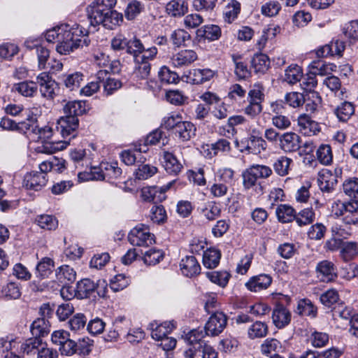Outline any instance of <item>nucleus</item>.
Masks as SVG:
<instances>
[{
    "instance_id": "nucleus-7",
    "label": "nucleus",
    "mask_w": 358,
    "mask_h": 358,
    "mask_svg": "<svg viewBox=\"0 0 358 358\" xmlns=\"http://www.w3.org/2000/svg\"><path fill=\"white\" fill-rule=\"evenodd\" d=\"M227 317L222 312L213 313L205 324L207 336H215L223 331L227 324Z\"/></svg>"
},
{
    "instance_id": "nucleus-60",
    "label": "nucleus",
    "mask_w": 358,
    "mask_h": 358,
    "mask_svg": "<svg viewBox=\"0 0 358 358\" xmlns=\"http://www.w3.org/2000/svg\"><path fill=\"white\" fill-rule=\"evenodd\" d=\"M158 76L163 83H176L178 80V76L176 73L171 71L168 67L162 66L158 72Z\"/></svg>"
},
{
    "instance_id": "nucleus-25",
    "label": "nucleus",
    "mask_w": 358,
    "mask_h": 358,
    "mask_svg": "<svg viewBox=\"0 0 358 358\" xmlns=\"http://www.w3.org/2000/svg\"><path fill=\"white\" fill-rule=\"evenodd\" d=\"M166 11L173 17H180L188 11V3L185 0H172L166 4Z\"/></svg>"
},
{
    "instance_id": "nucleus-20",
    "label": "nucleus",
    "mask_w": 358,
    "mask_h": 358,
    "mask_svg": "<svg viewBox=\"0 0 358 358\" xmlns=\"http://www.w3.org/2000/svg\"><path fill=\"white\" fill-rule=\"evenodd\" d=\"M95 282L89 278L79 281L76 285L75 296L80 299H87L95 291Z\"/></svg>"
},
{
    "instance_id": "nucleus-55",
    "label": "nucleus",
    "mask_w": 358,
    "mask_h": 358,
    "mask_svg": "<svg viewBox=\"0 0 358 358\" xmlns=\"http://www.w3.org/2000/svg\"><path fill=\"white\" fill-rule=\"evenodd\" d=\"M315 217V213L312 208H305L301 210L298 215H295L294 220H296L299 226L302 227L313 222Z\"/></svg>"
},
{
    "instance_id": "nucleus-21",
    "label": "nucleus",
    "mask_w": 358,
    "mask_h": 358,
    "mask_svg": "<svg viewBox=\"0 0 358 358\" xmlns=\"http://www.w3.org/2000/svg\"><path fill=\"white\" fill-rule=\"evenodd\" d=\"M163 159V165L167 173L177 175L180 172L182 165L173 153L164 152Z\"/></svg>"
},
{
    "instance_id": "nucleus-58",
    "label": "nucleus",
    "mask_w": 358,
    "mask_h": 358,
    "mask_svg": "<svg viewBox=\"0 0 358 358\" xmlns=\"http://www.w3.org/2000/svg\"><path fill=\"white\" fill-rule=\"evenodd\" d=\"M163 257L162 250L152 248L144 253L143 261L148 265H155L162 259Z\"/></svg>"
},
{
    "instance_id": "nucleus-53",
    "label": "nucleus",
    "mask_w": 358,
    "mask_h": 358,
    "mask_svg": "<svg viewBox=\"0 0 358 358\" xmlns=\"http://www.w3.org/2000/svg\"><path fill=\"white\" fill-rule=\"evenodd\" d=\"M157 169L149 164H142L138 165L135 171L136 178L138 180H146L157 173Z\"/></svg>"
},
{
    "instance_id": "nucleus-17",
    "label": "nucleus",
    "mask_w": 358,
    "mask_h": 358,
    "mask_svg": "<svg viewBox=\"0 0 358 358\" xmlns=\"http://www.w3.org/2000/svg\"><path fill=\"white\" fill-rule=\"evenodd\" d=\"M272 278L266 274L253 276L245 283L246 287L251 292H259L268 288L271 284Z\"/></svg>"
},
{
    "instance_id": "nucleus-54",
    "label": "nucleus",
    "mask_w": 358,
    "mask_h": 358,
    "mask_svg": "<svg viewBox=\"0 0 358 358\" xmlns=\"http://www.w3.org/2000/svg\"><path fill=\"white\" fill-rule=\"evenodd\" d=\"M42 341L38 338H29L22 343L21 350L27 355H35L38 353V350L41 348Z\"/></svg>"
},
{
    "instance_id": "nucleus-22",
    "label": "nucleus",
    "mask_w": 358,
    "mask_h": 358,
    "mask_svg": "<svg viewBox=\"0 0 358 358\" xmlns=\"http://www.w3.org/2000/svg\"><path fill=\"white\" fill-rule=\"evenodd\" d=\"M220 28L214 24L205 25L196 30V36L199 39L215 41L220 38Z\"/></svg>"
},
{
    "instance_id": "nucleus-64",
    "label": "nucleus",
    "mask_w": 358,
    "mask_h": 358,
    "mask_svg": "<svg viewBox=\"0 0 358 358\" xmlns=\"http://www.w3.org/2000/svg\"><path fill=\"white\" fill-rule=\"evenodd\" d=\"M2 293L6 297L10 299H18L21 295L19 285L14 282H9L3 286Z\"/></svg>"
},
{
    "instance_id": "nucleus-42",
    "label": "nucleus",
    "mask_w": 358,
    "mask_h": 358,
    "mask_svg": "<svg viewBox=\"0 0 358 358\" xmlns=\"http://www.w3.org/2000/svg\"><path fill=\"white\" fill-rule=\"evenodd\" d=\"M292 163V159L285 156H281L275 161L273 167L278 175L285 176L289 173V166Z\"/></svg>"
},
{
    "instance_id": "nucleus-38",
    "label": "nucleus",
    "mask_w": 358,
    "mask_h": 358,
    "mask_svg": "<svg viewBox=\"0 0 358 358\" xmlns=\"http://www.w3.org/2000/svg\"><path fill=\"white\" fill-rule=\"evenodd\" d=\"M296 313L301 315L315 317L317 315V308L310 300L303 299L299 301Z\"/></svg>"
},
{
    "instance_id": "nucleus-26",
    "label": "nucleus",
    "mask_w": 358,
    "mask_h": 358,
    "mask_svg": "<svg viewBox=\"0 0 358 358\" xmlns=\"http://www.w3.org/2000/svg\"><path fill=\"white\" fill-rule=\"evenodd\" d=\"M172 185V182H169L166 185L161 187H145L142 189L141 196L143 200L147 201H155V194L158 192L160 193L159 200L165 199L164 193L170 189Z\"/></svg>"
},
{
    "instance_id": "nucleus-56",
    "label": "nucleus",
    "mask_w": 358,
    "mask_h": 358,
    "mask_svg": "<svg viewBox=\"0 0 358 358\" xmlns=\"http://www.w3.org/2000/svg\"><path fill=\"white\" fill-rule=\"evenodd\" d=\"M316 155L318 161L324 165H329L332 162L331 149L328 145H320L317 150Z\"/></svg>"
},
{
    "instance_id": "nucleus-51",
    "label": "nucleus",
    "mask_w": 358,
    "mask_h": 358,
    "mask_svg": "<svg viewBox=\"0 0 358 358\" xmlns=\"http://www.w3.org/2000/svg\"><path fill=\"white\" fill-rule=\"evenodd\" d=\"M205 336H207L205 331H203L202 329H194L187 334L186 339L189 345L198 346L199 345H201L203 346V343H205L203 341Z\"/></svg>"
},
{
    "instance_id": "nucleus-29",
    "label": "nucleus",
    "mask_w": 358,
    "mask_h": 358,
    "mask_svg": "<svg viewBox=\"0 0 358 358\" xmlns=\"http://www.w3.org/2000/svg\"><path fill=\"white\" fill-rule=\"evenodd\" d=\"M302 76V69L297 64H291L285 70L283 80L288 84L293 85L299 82Z\"/></svg>"
},
{
    "instance_id": "nucleus-24",
    "label": "nucleus",
    "mask_w": 358,
    "mask_h": 358,
    "mask_svg": "<svg viewBox=\"0 0 358 358\" xmlns=\"http://www.w3.org/2000/svg\"><path fill=\"white\" fill-rule=\"evenodd\" d=\"M13 90L25 97H33L37 93V83L33 81H22L13 85Z\"/></svg>"
},
{
    "instance_id": "nucleus-39",
    "label": "nucleus",
    "mask_w": 358,
    "mask_h": 358,
    "mask_svg": "<svg viewBox=\"0 0 358 358\" xmlns=\"http://www.w3.org/2000/svg\"><path fill=\"white\" fill-rule=\"evenodd\" d=\"M57 278L61 283L66 285L76 280V273L73 268L68 265H63L59 268V271L57 272Z\"/></svg>"
},
{
    "instance_id": "nucleus-33",
    "label": "nucleus",
    "mask_w": 358,
    "mask_h": 358,
    "mask_svg": "<svg viewBox=\"0 0 358 358\" xmlns=\"http://www.w3.org/2000/svg\"><path fill=\"white\" fill-rule=\"evenodd\" d=\"M268 326L265 322L256 321L248 329V336L250 339L261 338L268 334Z\"/></svg>"
},
{
    "instance_id": "nucleus-49",
    "label": "nucleus",
    "mask_w": 358,
    "mask_h": 358,
    "mask_svg": "<svg viewBox=\"0 0 358 358\" xmlns=\"http://www.w3.org/2000/svg\"><path fill=\"white\" fill-rule=\"evenodd\" d=\"M54 268V262L49 257H43L36 266V271L39 276L44 278L48 277Z\"/></svg>"
},
{
    "instance_id": "nucleus-6",
    "label": "nucleus",
    "mask_w": 358,
    "mask_h": 358,
    "mask_svg": "<svg viewBox=\"0 0 358 358\" xmlns=\"http://www.w3.org/2000/svg\"><path fill=\"white\" fill-rule=\"evenodd\" d=\"M79 121L78 117L74 116H64L59 118L57 123V131L66 141L76 137V130L78 128Z\"/></svg>"
},
{
    "instance_id": "nucleus-3",
    "label": "nucleus",
    "mask_w": 358,
    "mask_h": 358,
    "mask_svg": "<svg viewBox=\"0 0 358 358\" xmlns=\"http://www.w3.org/2000/svg\"><path fill=\"white\" fill-rule=\"evenodd\" d=\"M272 173L270 167L264 165H253L242 174L243 187L246 189L251 188L259 195L263 192L262 186L257 182L259 178H266Z\"/></svg>"
},
{
    "instance_id": "nucleus-18",
    "label": "nucleus",
    "mask_w": 358,
    "mask_h": 358,
    "mask_svg": "<svg viewBox=\"0 0 358 358\" xmlns=\"http://www.w3.org/2000/svg\"><path fill=\"white\" fill-rule=\"evenodd\" d=\"M180 269L184 275L193 277L199 273L201 267L194 256H187L182 259L180 264Z\"/></svg>"
},
{
    "instance_id": "nucleus-10",
    "label": "nucleus",
    "mask_w": 358,
    "mask_h": 358,
    "mask_svg": "<svg viewBox=\"0 0 358 358\" xmlns=\"http://www.w3.org/2000/svg\"><path fill=\"white\" fill-rule=\"evenodd\" d=\"M340 215L347 224H358V201L352 200L341 203Z\"/></svg>"
},
{
    "instance_id": "nucleus-23",
    "label": "nucleus",
    "mask_w": 358,
    "mask_h": 358,
    "mask_svg": "<svg viewBox=\"0 0 358 358\" xmlns=\"http://www.w3.org/2000/svg\"><path fill=\"white\" fill-rule=\"evenodd\" d=\"M231 149L230 143L226 139H220L215 143L206 145V149L204 148L206 157L212 158L220 152H229Z\"/></svg>"
},
{
    "instance_id": "nucleus-43",
    "label": "nucleus",
    "mask_w": 358,
    "mask_h": 358,
    "mask_svg": "<svg viewBox=\"0 0 358 358\" xmlns=\"http://www.w3.org/2000/svg\"><path fill=\"white\" fill-rule=\"evenodd\" d=\"M175 328L173 323L164 322L152 329L151 336L156 341H161Z\"/></svg>"
},
{
    "instance_id": "nucleus-57",
    "label": "nucleus",
    "mask_w": 358,
    "mask_h": 358,
    "mask_svg": "<svg viewBox=\"0 0 358 358\" xmlns=\"http://www.w3.org/2000/svg\"><path fill=\"white\" fill-rule=\"evenodd\" d=\"M210 280L221 287H225L228 283L230 274L226 271H212L206 273Z\"/></svg>"
},
{
    "instance_id": "nucleus-16",
    "label": "nucleus",
    "mask_w": 358,
    "mask_h": 358,
    "mask_svg": "<svg viewBox=\"0 0 358 358\" xmlns=\"http://www.w3.org/2000/svg\"><path fill=\"white\" fill-rule=\"evenodd\" d=\"M297 122L299 131L306 136L314 135L320 130L318 123L306 114L300 115Z\"/></svg>"
},
{
    "instance_id": "nucleus-47",
    "label": "nucleus",
    "mask_w": 358,
    "mask_h": 358,
    "mask_svg": "<svg viewBox=\"0 0 358 358\" xmlns=\"http://www.w3.org/2000/svg\"><path fill=\"white\" fill-rule=\"evenodd\" d=\"M280 10L281 4L277 0L268 1L261 6V13L269 17L276 16Z\"/></svg>"
},
{
    "instance_id": "nucleus-2",
    "label": "nucleus",
    "mask_w": 358,
    "mask_h": 358,
    "mask_svg": "<svg viewBox=\"0 0 358 358\" xmlns=\"http://www.w3.org/2000/svg\"><path fill=\"white\" fill-rule=\"evenodd\" d=\"M87 14L90 24L94 27L101 24L106 29H113L123 21L122 13L101 9L92 5L87 7Z\"/></svg>"
},
{
    "instance_id": "nucleus-37",
    "label": "nucleus",
    "mask_w": 358,
    "mask_h": 358,
    "mask_svg": "<svg viewBox=\"0 0 358 358\" xmlns=\"http://www.w3.org/2000/svg\"><path fill=\"white\" fill-rule=\"evenodd\" d=\"M221 257L220 252L216 249H209L204 252L203 255V264L208 268L216 267Z\"/></svg>"
},
{
    "instance_id": "nucleus-34",
    "label": "nucleus",
    "mask_w": 358,
    "mask_h": 358,
    "mask_svg": "<svg viewBox=\"0 0 358 358\" xmlns=\"http://www.w3.org/2000/svg\"><path fill=\"white\" fill-rule=\"evenodd\" d=\"M101 171V173L98 177H95L96 180H104L106 177L117 178L122 174V170L117 163L102 164Z\"/></svg>"
},
{
    "instance_id": "nucleus-14",
    "label": "nucleus",
    "mask_w": 358,
    "mask_h": 358,
    "mask_svg": "<svg viewBox=\"0 0 358 358\" xmlns=\"http://www.w3.org/2000/svg\"><path fill=\"white\" fill-rule=\"evenodd\" d=\"M291 313L282 304H277L272 313V320L278 329L287 326L291 322Z\"/></svg>"
},
{
    "instance_id": "nucleus-50",
    "label": "nucleus",
    "mask_w": 358,
    "mask_h": 358,
    "mask_svg": "<svg viewBox=\"0 0 358 358\" xmlns=\"http://www.w3.org/2000/svg\"><path fill=\"white\" fill-rule=\"evenodd\" d=\"M136 66L134 71V76L141 80L148 78L151 66L148 62H135Z\"/></svg>"
},
{
    "instance_id": "nucleus-19",
    "label": "nucleus",
    "mask_w": 358,
    "mask_h": 358,
    "mask_svg": "<svg viewBox=\"0 0 358 358\" xmlns=\"http://www.w3.org/2000/svg\"><path fill=\"white\" fill-rule=\"evenodd\" d=\"M173 132L180 140L187 141L195 136L196 127L190 122L181 120Z\"/></svg>"
},
{
    "instance_id": "nucleus-36",
    "label": "nucleus",
    "mask_w": 358,
    "mask_h": 358,
    "mask_svg": "<svg viewBox=\"0 0 358 358\" xmlns=\"http://www.w3.org/2000/svg\"><path fill=\"white\" fill-rule=\"evenodd\" d=\"M84 76L80 72H74L63 76V83L65 87L70 90H74L80 87V84L83 81Z\"/></svg>"
},
{
    "instance_id": "nucleus-5",
    "label": "nucleus",
    "mask_w": 358,
    "mask_h": 358,
    "mask_svg": "<svg viewBox=\"0 0 358 358\" xmlns=\"http://www.w3.org/2000/svg\"><path fill=\"white\" fill-rule=\"evenodd\" d=\"M129 241L134 246L148 247L155 243V236L144 225L134 227L129 234Z\"/></svg>"
},
{
    "instance_id": "nucleus-28",
    "label": "nucleus",
    "mask_w": 358,
    "mask_h": 358,
    "mask_svg": "<svg viewBox=\"0 0 358 358\" xmlns=\"http://www.w3.org/2000/svg\"><path fill=\"white\" fill-rule=\"evenodd\" d=\"M86 103L83 101H71L64 106V111L66 116L78 117L86 112Z\"/></svg>"
},
{
    "instance_id": "nucleus-1",
    "label": "nucleus",
    "mask_w": 358,
    "mask_h": 358,
    "mask_svg": "<svg viewBox=\"0 0 358 358\" xmlns=\"http://www.w3.org/2000/svg\"><path fill=\"white\" fill-rule=\"evenodd\" d=\"M88 30L78 24H64L46 31L45 38L49 43H57L56 50L68 55L79 47L87 46Z\"/></svg>"
},
{
    "instance_id": "nucleus-44",
    "label": "nucleus",
    "mask_w": 358,
    "mask_h": 358,
    "mask_svg": "<svg viewBox=\"0 0 358 358\" xmlns=\"http://www.w3.org/2000/svg\"><path fill=\"white\" fill-rule=\"evenodd\" d=\"M37 224L42 229L54 230L58 226V221L51 215H40L35 220Z\"/></svg>"
},
{
    "instance_id": "nucleus-61",
    "label": "nucleus",
    "mask_w": 358,
    "mask_h": 358,
    "mask_svg": "<svg viewBox=\"0 0 358 358\" xmlns=\"http://www.w3.org/2000/svg\"><path fill=\"white\" fill-rule=\"evenodd\" d=\"M343 192L349 196H358V178H350L345 180L343 184Z\"/></svg>"
},
{
    "instance_id": "nucleus-27",
    "label": "nucleus",
    "mask_w": 358,
    "mask_h": 358,
    "mask_svg": "<svg viewBox=\"0 0 358 358\" xmlns=\"http://www.w3.org/2000/svg\"><path fill=\"white\" fill-rule=\"evenodd\" d=\"M50 323L45 317L35 320L31 326V332L34 338L47 335L50 331Z\"/></svg>"
},
{
    "instance_id": "nucleus-12",
    "label": "nucleus",
    "mask_w": 358,
    "mask_h": 358,
    "mask_svg": "<svg viewBox=\"0 0 358 358\" xmlns=\"http://www.w3.org/2000/svg\"><path fill=\"white\" fill-rule=\"evenodd\" d=\"M317 182L322 192L329 193L337 184L336 176L330 170L324 169L318 173Z\"/></svg>"
},
{
    "instance_id": "nucleus-63",
    "label": "nucleus",
    "mask_w": 358,
    "mask_h": 358,
    "mask_svg": "<svg viewBox=\"0 0 358 358\" xmlns=\"http://www.w3.org/2000/svg\"><path fill=\"white\" fill-rule=\"evenodd\" d=\"M129 285V280L124 274H118L110 280V287L114 292H119L127 287Z\"/></svg>"
},
{
    "instance_id": "nucleus-40",
    "label": "nucleus",
    "mask_w": 358,
    "mask_h": 358,
    "mask_svg": "<svg viewBox=\"0 0 358 358\" xmlns=\"http://www.w3.org/2000/svg\"><path fill=\"white\" fill-rule=\"evenodd\" d=\"M310 68L311 71L317 76H325L331 73L336 68V65L329 63L326 64L322 61H313Z\"/></svg>"
},
{
    "instance_id": "nucleus-31",
    "label": "nucleus",
    "mask_w": 358,
    "mask_h": 358,
    "mask_svg": "<svg viewBox=\"0 0 358 358\" xmlns=\"http://www.w3.org/2000/svg\"><path fill=\"white\" fill-rule=\"evenodd\" d=\"M340 255L345 262H349L358 255V243L353 241L344 242L342 244Z\"/></svg>"
},
{
    "instance_id": "nucleus-15",
    "label": "nucleus",
    "mask_w": 358,
    "mask_h": 358,
    "mask_svg": "<svg viewBox=\"0 0 358 358\" xmlns=\"http://www.w3.org/2000/svg\"><path fill=\"white\" fill-rule=\"evenodd\" d=\"M198 58L197 54L192 50H182L173 54L171 58L175 67H182L190 65Z\"/></svg>"
},
{
    "instance_id": "nucleus-52",
    "label": "nucleus",
    "mask_w": 358,
    "mask_h": 358,
    "mask_svg": "<svg viewBox=\"0 0 358 358\" xmlns=\"http://www.w3.org/2000/svg\"><path fill=\"white\" fill-rule=\"evenodd\" d=\"M338 301V293L334 289L327 290L320 296L321 303L327 308H332Z\"/></svg>"
},
{
    "instance_id": "nucleus-59",
    "label": "nucleus",
    "mask_w": 358,
    "mask_h": 358,
    "mask_svg": "<svg viewBox=\"0 0 358 358\" xmlns=\"http://www.w3.org/2000/svg\"><path fill=\"white\" fill-rule=\"evenodd\" d=\"M252 65L257 72H264L269 67L270 60L266 55L257 54L252 59Z\"/></svg>"
},
{
    "instance_id": "nucleus-46",
    "label": "nucleus",
    "mask_w": 358,
    "mask_h": 358,
    "mask_svg": "<svg viewBox=\"0 0 358 358\" xmlns=\"http://www.w3.org/2000/svg\"><path fill=\"white\" fill-rule=\"evenodd\" d=\"M241 10V4L236 0H232L225 7L224 10V17L225 21L229 23L232 22L238 16Z\"/></svg>"
},
{
    "instance_id": "nucleus-62",
    "label": "nucleus",
    "mask_w": 358,
    "mask_h": 358,
    "mask_svg": "<svg viewBox=\"0 0 358 358\" xmlns=\"http://www.w3.org/2000/svg\"><path fill=\"white\" fill-rule=\"evenodd\" d=\"M189 34L182 29L175 30L171 35V40L172 41V43L177 47L184 45L185 41H189Z\"/></svg>"
},
{
    "instance_id": "nucleus-45",
    "label": "nucleus",
    "mask_w": 358,
    "mask_h": 358,
    "mask_svg": "<svg viewBox=\"0 0 358 358\" xmlns=\"http://www.w3.org/2000/svg\"><path fill=\"white\" fill-rule=\"evenodd\" d=\"M235 65V74L239 79H245L250 75L247 64L242 61L241 55H233L231 56Z\"/></svg>"
},
{
    "instance_id": "nucleus-35",
    "label": "nucleus",
    "mask_w": 358,
    "mask_h": 358,
    "mask_svg": "<svg viewBox=\"0 0 358 358\" xmlns=\"http://www.w3.org/2000/svg\"><path fill=\"white\" fill-rule=\"evenodd\" d=\"M275 214L279 222L287 223L292 222L295 217V212L292 207L287 204L278 206Z\"/></svg>"
},
{
    "instance_id": "nucleus-9",
    "label": "nucleus",
    "mask_w": 358,
    "mask_h": 358,
    "mask_svg": "<svg viewBox=\"0 0 358 358\" xmlns=\"http://www.w3.org/2000/svg\"><path fill=\"white\" fill-rule=\"evenodd\" d=\"M315 271L321 281L329 282L338 277L337 267L331 261L322 260L317 263Z\"/></svg>"
},
{
    "instance_id": "nucleus-32",
    "label": "nucleus",
    "mask_w": 358,
    "mask_h": 358,
    "mask_svg": "<svg viewBox=\"0 0 358 358\" xmlns=\"http://www.w3.org/2000/svg\"><path fill=\"white\" fill-rule=\"evenodd\" d=\"M355 108L351 102L344 101L334 109V114L341 122H347L354 114Z\"/></svg>"
},
{
    "instance_id": "nucleus-48",
    "label": "nucleus",
    "mask_w": 358,
    "mask_h": 358,
    "mask_svg": "<svg viewBox=\"0 0 358 358\" xmlns=\"http://www.w3.org/2000/svg\"><path fill=\"white\" fill-rule=\"evenodd\" d=\"M282 349L281 343L275 338H267L261 345L262 352L264 355H269L273 352L277 354L281 352Z\"/></svg>"
},
{
    "instance_id": "nucleus-30",
    "label": "nucleus",
    "mask_w": 358,
    "mask_h": 358,
    "mask_svg": "<svg viewBox=\"0 0 358 358\" xmlns=\"http://www.w3.org/2000/svg\"><path fill=\"white\" fill-rule=\"evenodd\" d=\"M214 74V71L209 69H196L189 72V78L194 84L198 85L210 80Z\"/></svg>"
},
{
    "instance_id": "nucleus-4",
    "label": "nucleus",
    "mask_w": 358,
    "mask_h": 358,
    "mask_svg": "<svg viewBox=\"0 0 358 358\" xmlns=\"http://www.w3.org/2000/svg\"><path fill=\"white\" fill-rule=\"evenodd\" d=\"M53 134L52 129L49 126H44L40 127L38 124L36 129L33 134L34 137L41 143H45L44 146V151L45 152L52 153L57 150H63L69 145V141H63L61 142H50L49 141Z\"/></svg>"
},
{
    "instance_id": "nucleus-41",
    "label": "nucleus",
    "mask_w": 358,
    "mask_h": 358,
    "mask_svg": "<svg viewBox=\"0 0 358 358\" xmlns=\"http://www.w3.org/2000/svg\"><path fill=\"white\" fill-rule=\"evenodd\" d=\"M38 125L36 116L27 115L26 120L17 123V131L33 135Z\"/></svg>"
},
{
    "instance_id": "nucleus-8",
    "label": "nucleus",
    "mask_w": 358,
    "mask_h": 358,
    "mask_svg": "<svg viewBox=\"0 0 358 358\" xmlns=\"http://www.w3.org/2000/svg\"><path fill=\"white\" fill-rule=\"evenodd\" d=\"M36 83L40 87L41 96L48 99H53L56 96V90L58 89L57 83L46 72H42L36 77Z\"/></svg>"
},
{
    "instance_id": "nucleus-11",
    "label": "nucleus",
    "mask_w": 358,
    "mask_h": 358,
    "mask_svg": "<svg viewBox=\"0 0 358 358\" xmlns=\"http://www.w3.org/2000/svg\"><path fill=\"white\" fill-rule=\"evenodd\" d=\"M48 180L45 173L32 171L24 176L23 184L27 189L39 191L46 185Z\"/></svg>"
},
{
    "instance_id": "nucleus-13",
    "label": "nucleus",
    "mask_w": 358,
    "mask_h": 358,
    "mask_svg": "<svg viewBox=\"0 0 358 358\" xmlns=\"http://www.w3.org/2000/svg\"><path fill=\"white\" fill-rule=\"evenodd\" d=\"M280 148L285 152H296L301 148V137L294 132H286L281 135Z\"/></svg>"
}]
</instances>
